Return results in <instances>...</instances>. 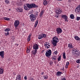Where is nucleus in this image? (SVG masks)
Listing matches in <instances>:
<instances>
[{
	"label": "nucleus",
	"mask_w": 80,
	"mask_h": 80,
	"mask_svg": "<svg viewBox=\"0 0 80 80\" xmlns=\"http://www.w3.org/2000/svg\"><path fill=\"white\" fill-rule=\"evenodd\" d=\"M59 42V39L56 36L53 37L52 43L54 46H56L57 43Z\"/></svg>",
	"instance_id": "nucleus-1"
},
{
	"label": "nucleus",
	"mask_w": 80,
	"mask_h": 80,
	"mask_svg": "<svg viewBox=\"0 0 80 80\" xmlns=\"http://www.w3.org/2000/svg\"><path fill=\"white\" fill-rule=\"evenodd\" d=\"M27 6L30 9V8H37L38 7V5H35V4L34 3L31 4L28 3L27 4Z\"/></svg>",
	"instance_id": "nucleus-2"
},
{
	"label": "nucleus",
	"mask_w": 80,
	"mask_h": 80,
	"mask_svg": "<svg viewBox=\"0 0 80 80\" xmlns=\"http://www.w3.org/2000/svg\"><path fill=\"white\" fill-rule=\"evenodd\" d=\"M29 17L32 22H34L36 20V18H37L33 14H31L29 16Z\"/></svg>",
	"instance_id": "nucleus-3"
},
{
	"label": "nucleus",
	"mask_w": 80,
	"mask_h": 80,
	"mask_svg": "<svg viewBox=\"0 0 80 80\" xmlns=\"http://www.w3.org/2000/svg\"><path fill=\"white\" fill-rule=\"evenodd\" d=\"M44 45L45 46V47L46 48H47V49H48V48H50V43L45 42Z\"/></svg>",
	"instance_id": "nucleus-4"
},
{
	"label": "nucleus",
	"mask_w": 80,
	"mask_h": 80,
	"mask_svg": "<svg viewBox=\"0 0 80 80\" xmlns=\"http://www.w3.org/2000/svg\"><path fill=\"white\" fill-rule=\"evenodd\" d=\"M20 22L18 20H16L14 22V25L16 28H17L19 25Z\"/></svg>",
	"instance_id": "nucleus-5"
},
{
	"label": "nucleus",
	"mask_w": 80,
	"mask_h": 80,
	"mask_svg": "<svg viewBox=\"0 0 80 80\" xmlns=\"http://www.w3.org/2000/svg\"><path fill=\"white\" fill-rule=\"evenodd\" d=\"M62 18H63L64 19L65 22H68V21L67 19H68V17L66 15H63L62 16Z\"/></svg>",
	"instance_id": "nucleus-6"
},
{
	"label": "nucleus",
	"mask_w": 80,
	"mask_h": 80,
	"mask_svg": "<svg viewBox=\"0 0 80 80\" xmlns=\"http://www.w3.org/2000/svg\"><path fill=\"white\" fill-rule=\"evenodd\" d=\"M57 33L58 34H60V33H61L62 32V30L61 28H57L56 29Z\"/></svg>",
	"instance_id": "nucleus-7"
},
{
	"label": "nucleus",
	"mask_w": 80,
	"mask_h": 80,
	"mask_svg": "<svg viewBox=\"0 0 80 80\" xmlns=\"http://www.w3.org/2000/svg\"><path fill=\"white\" fill-rule=\"evenodd\" d=\"M33 49L35 50H38V46L37 44H35L33 46Z\"/></svg>",
	"instance_id": "nucleus-8"
},
{
	"label": "nucleus",
	"mask_w": 80,
	"mask_h": 80,
	"mask_svg": "<svg viewBox=\"0 0 80 80\" xmlns=\"http://www.w3.org/2000/svg\"><path fill=\"white\" fill-rule=\"evenodd\" d=\"M74 54V55L76 56V57H77L78 56H79L80 55V52L77 51V50L76 51Z\"/></svg>",
	"instance_id": "nucleus-9"
},
{
	"label": "nucleus",
	"mask_w": 80,
	"mask_h": 80,
	"mask_svg": "<svg viewBox=\"0 0 80 80\" xmlns=\"http://www.w3.org/2000/svg\"><path fill=\"white\" fill-rule=\"evenodd\" d=\"M16 10L17 12H23L22 8L19 7H18V8L16 9Z\"/></svg>",
	"instance_id": "nucleus-10"
},
{
	"label": "nucleus",
	"mask_w": 80,
	"mask_h": 80,
	"mask_svg": "<svg viewBox=\"0 0 80 80\" xmlns=\"http://www.w3.org/2000/svg\"><path fill=\"white\" fill-rule=\"evenodd\" d=\"M0 56L2 58H4V51H2L0 52Z\"/></svg>",
	"instance_id": "nucleus-11"
},
{
	"label": "nucleus",
	"mask_w": 80,
	"mask_h": 80,
	"mask_svg": "<svg viewBox=\"0 0 80 80\" xmlns=\"http://www.w3.org/2000/svg\"><path fill=\"white\" fill-rule=\"evenodd\" d=\"M62 13V11L60 10V9H59L58 10V11H56V13L58 15H59Z\"/></svg>",
	"instance_id": "nucleus-12"
},
{
	"label": "nucleus",
	"mask_w": 80,
	"mask_h": 80,
	"mask_svg": "<svg viewBox=\"0 0 80 80\" xmlns=\"http://www.w3.org/2000/svg\"><path fill=\"white\" fill-rule=\"evenodd\" d=\"M75 10L76 12L77 11L78 13L80 12V5H79L76 8Z\"/></svg>",
	"instance_id": "nucleus-13"
},
{
	"label": "nucleus",
	"mask_w": 80,
	"mask_h": 80,
	"mask_svg": "<svg viewBox=\"0 0 80 80\" xmlns=\"http://www.w3.org/2000/svg\"><path fill=\"white\" fill-rule=\"evenodd\" d=\"M45 55L46 57H48L50 58L49 57H50V56H51V55H52V53L46 52Z\"/></svg>",
	"instance_id": "nucleus-14"
},
{
	"label": "nucleus",
	"mask_w": 80,
	"mask_h": 80,
	"mask_svg": "<svg viewBox=\"0 0 80 80\" xmlns=\"http://www.w3.org/2000/svg\"><path fill=\"white\" fill-rule=\"evenodd\" d=\"M62 72L58 71L56 73V75L57 76H60L61 74H62Z\"/></svg>",
	"instance_id": "nucleus-15"
},
{
	"label": "nucleus",
	"mask_w": 80,
	"mask_h": 80,
	"mask_svg": "<svg viewBox=\"0 0 80 80\" xmlns=\"http://www.w3.org/2000/svg\"><path fill=\"white\" fill-rule=\"evenodd\" d=\"M32 54L33 55H36L37 53V50H35L32 51Z\"/></svg>",
	"instance_id": "nucleus-16"
},
{
	"label": "nucleus",
	"mask_w": 80,
	"mask_h": 80,
	"mask_svg": "<svg viewBox=\"0 0 80 80\" xmlns=\"http://www.w3.org/2000/svg\"><path fill=\"white\" fill-rule=\"evenodd\" d=\"M30 36H32V34H29V35L27 39V41H28V42L30 41Z\"/></svg>",
	"instance_id": "nucleus-17"
},
{
	"label": "nucleus",
	"mask_w": 80,
	"mask_h": 80,
	"mask_svg": "<svg viewBox=\"0 0 80 80\" xmlns=\"http://www.w3.org/2000/svg\"><path fill=\"white\" fill-rule=\"evenodd\" d=\"M74 38L76 40H80V38H79L78 36H74Z\"/></svg>",
	"instance_id": "nucleus-18"
},
{
	"label": "nucleus",
	"mask_w": 80,
	"mask_h": 80,
	"mask_svg": "<svg viewBox=\"0 0 80 80\" xmlns=\"http://www.w3.org/2000/svg\"><path fill=\"white\" fill-rule=\"evenodd\" d=\"M20 77L21 76L20 75L17 76L16 78V80H21V77Z\"/></svg>",
	"instance_id": "nucleus-19"
},
{
	"label": "nucleus",
	"mask_w": 80,
	"mask_h": 80,
	"mask_svg": "<svg viewBox=\"0 0 80 80\" xmlns=\"http://www.w3.org/2000/svg\"><path fill=\"white\" fill-rule=\"evenodd\" d=\"M38 20H37L36 21L35 23V27H36L37 26V25H38Z\"/></svg>",
	"instance_id": "nucleus-20"
},
{
	"label": "nucleus",
	"mask_w": 80,
	"mask_h": 80,
	"mask_svg": "<svg viewBox=\"0 0 80 80\" xmlns=\"http://www.w3.org/2000/svg\"><path fill=\"white\" fill-rule=\"evenodd\" d=\"M52 60H57V56H53L52 57Z\"/></svg>",
	"instance_id": "nucleus-21"
},
{
	"label": "nucleus",
	"mask_w": 80,
	"mask_h": 80,
	"mask_svg": "<svg viewBox=\"0 0 80 80\" xmlns=\"http://www.w3.org/2000/svg\"><path fill=\"white\" fill-rule=\"evenodd\" d=\"M3 73V69L0 68V74H2Z\"/></svg>",
	"instance_id": "nucleus-22"
},
{
	"label": "nucleus",
	"mask_w": 80,
	"mask_h": 80,
	"mask_svg": "<svg viewBox=\"0 0 80 80\" xmlns=\"http://www.w3.org/2000/svg\"><path fill=\"white\" fill-rule=\"evenodd\" d=\"M68 47H69V48H73V46H72V44H68Z\"/></svg>",
	"instance_id": "nucleus-23"
},
{
	"label": "nucleus",
	"mask_w": 80,
	"mask_h": 80,
	"mask_svg": "<svg viewBox=\"0 0 80 80\" xmlns=\"http://www.w3.org/2000/svg\"><path fill=\"white\" fill-rule=\"evenodd\" d=\"M24 8L25 10H28L29 9L28 8V7H27L26 6H24Z\"/></svg>",
	"instance_id": "nucleus-24"
},
{
	"label": "nucleus",
	"mask_w": 80,
	"mask_h": 80,
	"mask_svg": "<svg viewBox=\"0 0 80 80\" xmlns=\"http://www.w3.org/2000/svg\"><path fill=\"white\" fill-rule=\"evenodd\" d=\"M3 18L4 19V20H7V21H8V20H10V19L8 18L4 17Z\"/></svg>",
	"instance_id": "nucleus-25"
},
{
	"label": "nucleus",
	"mask_w": 80,
	"mask_h": 80,
	"mask_svg": "<svg viewBox=\"0 0 80 80\" xmlns=\"http://www.w3.org/2000/svg\"><path fill=\"white\" fill-rule=\"evenodd\" d=\"M43 15V11H41V12L40 13V18H41V17H42V15Z\"/></svg>",
	"instance_id": "nucleus-26"
},
{
	"label": "nucleus",
	"mask_w": 80,
	"mask_h": 80,
	"mask_svg": "<svg viewBox=\"0 0 80 80\" xmlns=\"http://www.w3.org/2000/svg\"><path fill=\"white\" fill-rule=\"evenodd\" d=\"M43 4L44 5H47L48 4V3H47V1H44L43 2Z\"/></svg>",
	"instance_id": "nucleus-27"
},
{
	"label": "nucleus",
	"mask_w": 80,
	"mask_h": 80,
	"mask_svg": "<svg viewBox=\"0 0 80 80\" xmlns=\"http://www.w3.org/2000/svg\"><path fill=\"white\" fill-rule=\"evenodd\" d=\"M70 17L71 19H74V15L73 14H71L70 15Z\"/></svg>",
	"instance_id": "nucleus-28"
},
{
	"label": "nucleus",
	"mask_w": 80,
	"mask_h": 80,
	"mask_svg": "<svg viewBox=\"0 0 80 80\" xmlns=\"http://www.w3.org/2000/svg\"><path fill=\"white\" fill-rule=\"evenodd\" d=\"M63 58L64 59H66V56H65V52H64L62 53Z\"/></svg>",
	"instance_id": "nucleus-29"
},
{
	"label": "nucleus",
	"mask_w": 80,
	"mask_h": 80,
	"mask_svg": "<svg viewBox=\"0 0 80 80\" xmlns=\"http://www.w3.org/2000/svg\"><path fill=\"white\" fill-rule=\"evenodd\" d=\"M38 13H39V12H35L34 13V14H35L34 16L36 18L37 17H38Z\"/></svg>",
	"instance_id": "nucleus-30"
},
{
	"label": "nucleus",
	"mask_w": 80,
	"mask_h": 80,
	"mask_svg": "<svg viewBox=\"0 0 80 80\" xmlns=\"http://www.w3.org/2000/svg\"><path fill=\"white\" fill-rule=\"evenodd\" d=\"M10 29L8 28L6 29L4 31H5V32H9V31H10Z\"/></svg>",
	"instance_id": "nucleus-31"
},
{
	"label": "nucleus",
	"mask_w": 80,
	"mask_h": 80,
	"mask_svg": "<svg viewBox=\"0 0 80 80\" xmlns=\"http://www.w3.org/2000/svg\"><path fill=\"white\" fill-rule=\"evenodd\" d=\"M46 52L52 53V51L50 49H48V50Z\"/></svg>",
	"instance_id": "nucleus-32"
},
{
	"label": "nucleus",
	"mask_w": 80,
	"mask_h": 80,
	"mask_svg": "<svg viewBox=\"0 0 80 80\" xmlns=\"http://www.w3.org/2000/svg\"><path fill=\"white\" fill-rule=\"evenodd\" d=\"M43 38V37L41 35H39V36H38V39H41Z\"/></svg>",
	"instance_id": "nucleus-33"
},
{
	"label": "nucleus",
	"mask_w": 80,
	"mask_h": 80,
	"mask_svg": "<svg viewBox=\"0 0 80 80\" xmlns=\"http://www.w3.org/2000/svg\"><path fill=\"white\" fill-rule=\"evenodd\" d=\"M57 59H58V61H60L61 60V56H59Z\"/></svg>",
	"instance_id": "nucleus-34"
},
{
	"label": "nucleus",
	"mask_w": 80,
	"mask_h": 80,
	"mask_svg": "<svg viewBox=\"0 0 80 80\" xmlns=\"http://www.w3.org/2000/svg\"><path fill=\"white\" fill-rule=\"evenodd\" d=\"M30 49H29L28 48H27V49L26 51V52L27 53H28L30 52Z\"/></svg>",
	"instance_id": "nucleus-35"
},
{
	"label": "nucleus",
	"mask_w": 80,
	"mask_h": 80,
	"mask_svg": "<svg viewBox=\"0 0 80 80\" xmlns=\"http://www.w3.org/2000/svg\"><path fill=\"white\" fill-rule=\"evenodd\" d=\"M76 62L78 63H80V59L77 60V61H76Z\"/></svg>",
	"instance_id": "nucleus-36"
},
{
	"label": "nucleus",
	"mask_w": 80,
	"mask_h": 80,
	"mask_svg": "<svg viewBox=\"0 0 80 80\" xmlns=\"http://www.w3.org/2000/svg\"><path fill=\"white\" fill-rule=\"evenodd\" d=\"M77 20H78H78H80V17H77L76 18Z\"/></svg>",
	"instance_id": "nucleus-37"
},
{
	"label": "nucleus",
	"mask_w": 80,
	"mask_h": 80,
	"mask_svg": "<svg viewBox=\"0 0 80 80\" xmlns=\"http://www.w3.org/2000/svg\"><path fill=\"white\" fill-rule=\"evenodd\" d=\"M43 78H44V79H47V78H48V76H43Z\"/></svg>",
	"instance_id": "nucleus-38"
},
{
	"label": "nucleus",
	"mask_w": 80,
	"mask_h": 80,
	"mask_svg": "<svg viewBox=\"0 0 80 80\" xmlns=\"http://www.w3.org/2000/svg\"><path fill=\"white\" fill-rule=\"evenodd\" d=\"M9 34H10V33H9V32H7V33H6L5 34V35H6V36H7L8 35H9Z\"/></svg>",
	"instance_id": "nucleus-39"
},
{
	"label": "nucleus",
	"mask_w": 80,
	"mask_h": 80,
	"mask_svg": "<svg viewBox=\"0 0 80 80\" xmlns=\"http://www.w3.org/2000/svg\"><path fill=\"white\" fill-rule=\"evenodd\" d=\"M72 51L73 52H75V51H77L76 49H75L74 48L72 49Z\"/></svg>",
	"instance_id": "nucleus-40"
},
{
	"label": "nucleus",
	"mask_w": 80,
	"mask_h": 80,
	"mask_svg": "<svg viewBox=\"0 0 80 80\" xmlns=\"http://www.w3.org/2000/svg\"><path fill=\"white\" fill-rule=\"evenodd\" d=\"M68 65H69V62H66V65L67 66H68Z\"/></svg>",
	"instance_id": "nucleus-41"
},
{
	"label": "nucleus",
	"mask_w": 80,
	"mask_h": 80,
	"mask_svg": "<svg viewBox=\"0 0 80 80\" xmlns=\"http://www.w3.org/2000/svg\"><path fill=\"white\" fill-rule=\"evenodd\" d=\"M42 36H43V37H44V38L46 37V34H42Z\"/></svg>",
	"instance_id": "nucleus-42"
},
{
	"label": "nucleus",
	"mask_w": 80,
	"mask_h": 80,
	"mask_svg": "<svg viewBox=\"0 0 80 80\" xmlns=\"http://www.w3.org/2000/svg\"><path fill=\"white\" fill-rule=\"evenodd\" d=\"M58 16H59V15H55V17H56V18H58Z\"/></svg>",
	"instance_id": "nucleus-43"
},
{
	"label": "nucleus",
	"mask_w": 80,
	"mask_h": 80,
	"mask_svg": "<svg viewBox=\"0 0 80 80\" xmlns=\"http://www.w3.org/2000/svg\"><path fill=\"white\" fill-rule=\"evenodd\" d=\"M54 53L55 54V55H57V51H55L54 52Z\"/></svg>",
	"instance_id": "nucleus-44"
},
{
	"label": "nucleus",
	"mask_w": 80,
	"mask_h": 80,
	"mask_svg": "<svg viewBox=\"0 0 80 80\" xmlns=\"http://www.w3.org/2000/svg\"><path fill=\"white\" fill-rule=\"evenodd\" d=\"M62 80H66L65 78H62Z\"/></svg>",
	"instance_id": "nucleus-45"
},
{
	"label": "nucleus",
	"mask_w": 80,
	"mask_h": 80,
	"mask_svg": "<svg viewBox=\"0 0 80 80\" xmlns=\"http://www.w3.org/2000/svg\"><path fill=\"white\" fill-rule=\"evenodd\" d=\"M24 78L25 80H27V76H25Z\"/></svg>",
	"instance_id": "nucleus-46"
},
{
	"label": "nucleus",
	"mask_w": 80,
	"mask_h": 80,
	"mask_svg": "<svg viewBox=\"0 0 80 80\" xmlns=\"http://www.w3.org/2000/svg\"><path fill=\"white\" fill-rule=\"evenodd\" d=\"M68 66H67V65H65V68H68Z\"/></svg>",
	"instance_id": "nucleus-47"
},
{
	"label": "nucleus",
	"mask_w": 80,
	"mask_h": 80,
	"mask_svg": "<svg viewBox=\"0 0 80 80\" xmlns=\"http://www.w3.org/2000/svg\"><path fill=\"white\" fill-rule=\"evenodd\" d=\"M30 80H33V79L32 78H31L30 79Z\"/></svg>",
	"instance_id": "nucleus-48"
},
{
	"label": "nucleus",
	"mask_w": 80,
	"mask_h": 80,
	"mask_svg": "<svg viewBox=\"0 0 80 80\" xmlns=\"http://www.w3.org/2000/svg\"><path fill=\"white\" fill-rule=\"evenodd\" d=\"M43 73H44V72H42L41 75H43Z\"/></svg>",
	"instance_id": "nucleus-49"
},
{
	"label": "nucleus",
	"mask_w": 80,
	"mask_h": 80,
	"mask_svg": "<svg viewBox=\"0 0 80 80\" xmlns=\"http://www.w3.org/2000/svg\"><path fill=\"white\" fill-rule=\"evenodd\" d=\"M6 2V3H8V1L7 0H6L5 1Z\"/></svg>",
	"instance_id": "nucleus-50"
},
{
	"label": "nucleus",
	"mask_w": 80,
	"mask_h": 80,
	"mask_svg": "<svg viewBox=\"0 0 80 80\" xmlns=\"http://www.w3.org/2000/svg\"><path fill=\"white\" fill-rule=\"evenodd\" d=\"M58 0V1H62V0Z\"/></svg>",
	"instance_id": "nucleus-51"
},
{
	"label": "nucleus",
	"mask_w": 80,
	"mask_h": 80,
	"mask_svg": "<svg viewBox=\"0 0 80 80\" xmlns=\"http://www.w3.org/2000/svg\"><path fill=\"white\" fill-rule=\"evenodd\" d=\"M79 67V66H77V68H78V67Z\"/></svg>",
	"instance_id": "nucleus-52"
},
{
	"label": "nucleus",
	"mask_w": 80,
	"mask_h": 80,
	"mask_svg": "<svg viewBox=\"0 0 80 80\" xmlns=\"http://www.w3.org/2000/svg\"><path fill=\"white\" fill-rule=\"evenodd\" d=\"M51 64V63H50V65Z\"/></svg>",
	"instance_id": "nucleus-53"
},
{
	"label": "nucleus",
	"mask_w": 80,
	"mask_h": 80,
	"mask_svg": "<svg viewBox=\"0 0 80 80\" xmlns=\"http://www.w3.org/2000/svg\"><path fill=\"white\" fill-rule=\"evenodd\" d=\"M51 64V63H50V65Z\"/></svg>",
	"instance_id": "nucleus-54"
},
{
	"label": "nucleus",
	"mask_w": 80,
	"mask_h": 80,
	"mask_svg": "<svg viewBox=\"0 0 80 80\" xmlns=\"http://www.w3.org/2000/svg\"><path fill=\"white\" fill-rule=\"evenodd\" d=\"M35 1L36 0H34Z\"/></svg>",
	"instance_id": "nucleus-55"
}]
</instances>
